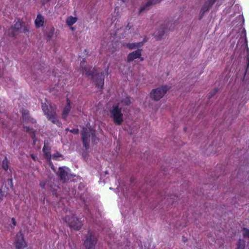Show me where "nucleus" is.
<instances>
[{"mask_svg":"<svg viewBox=\"0 0 249 249\" xmlns=\"http://www.w3.org/2000/svg\"><path fill=\"white\" fill-rule=\"evenodd\" d=\"M42 107L48 119L53 123L57 124V126H60L61 124L57 119L55 114V107L44 104H42Z\"/></svg>","mask_w":249,"mask_h":249,"instance_id":"obj_1","label":"nucleus"},{"mask_svg":"<svg viewBox=\"0 0 249 249\" xmlns=\"http://www.w3.org/2000/svg\"><path fill=\"white\" fill-rule=\"evenodd\" d=\"M122 107L119 105L114 104L109 109L110 118L114 123L117 125H120L124 122V115L122 112Z\"/></svg>","mask_w":249,"mask_h":249,"instance_id":"obj_2","label":"nucleus"},{"mask_svg":"<svg viewBox=\"0 0 249 249\" xmlns=\"http://www.w3.org/2000/svg\"><path fill=\"white\" fill-rule=\"evenodd\" d=\"M170 89V87L167 85H162L153 89L150 93V98L155 101H159L166 93Z\"/></svg>","mask_w":249,"mask_h":249,"instance_id":"obj_3","label":"nucleus"},{"mask_svg":"<svg viewBox=\"0 0 249 249\" xmlns=\"http://www.w3.org/2000/svg\"><path fill=\"white\" fill-rule=\"evenodd\" d=\"M94 131L90 127L87 126L83 129L82 131V140L84 145L86 149H88L89 147V141L90 137L92 140L95 141V138L94 136Z\"/></svg>","mask_w":249,"mask_h":249,"instance_id":"obj_4","label":"nucleus"},{"mask_svg":"<svg viewBox=\"0 0 249 249\" xmlns=\"http://www.w3.org/2000/svg\"><path fill=\"white\" fill-rule=\"evenodd\" d=\"M28 32V28L25 23L22 21L18 19L15 22L13 26L9 30L10 33L15 36L20 33L26 34Z\"/></svg>","mask_w":249,"mask_h":249,"instance_id":"obj_5","label":"nucleus"},{"mask_svg":"<svg viewBox=\"0 0 249 249\" xmlns=\"http://www.w3.org/2000/svg\"><path fill=\"white\" fill-rule=\"evenodd\" d=\"M97 241V237L95 233L93 231H89L86 236V239L84 242L85 249H94Z\"/></svg>","mask_w":249,"mask_h":249,"instance_id":"obj_6","label":"nucleus"},{"mask_svg":"<svg viewBox=\"0 0 249 249\" xmlns=\"http://www.w3.org/2000/svg\"><path fill=\"white\" fill-rule=\"evenodd\" d=\"M65 221L70 227L76 230H79L83 225L82 222L72 214L67 215L65 218Z\"/></svg>","mask_w":249,"mask_h":249,"instance_id":"obj_7","label":"nucleus"},{"mask_svg":"<svg viewBox=\"0 0 249 249\" xmlns=\"http://www.w3.org/2000/svg\"><path fill=\"white\" fill-rule=\"evenodd\" d=\"M14 245L17 249H22L27 246L26 243L24 239L23 234L21 231H19L16 234Z\"/></svg>","mask_w":249,"mask_h":249,"instance_id":"obj_8","label":"nucleus"},{"mask_svg":"<svg viewBox=\"0 0 249 249\" xmlns=\"http://www.w3.org/2000/svg\"><path fill=\"white\" fill-rule=\"evenodd\" d=\"M57 174L63 181H66L70 179L71 176L69 174V169L66 167H59Z\"/></svg>","mask_w":249,"mask_h":249,"instance_id":"obj_9","label":"nucleus"},{"mask_svg":"<svg viewBox=\"0 0 249 249\" xmlns=\"http://www.w3.org/2000/svg\"><path fill=\"white\" fill-rule=\"evenodd\" d=\"M104 73L105 72H102L97 76L94 75L93 77L98 88H101L104 84ZM105 73L107 74V71H106Z\"/></svg>","mask_w":249,"mask_h":249,"instance_id":"obj_10","label":"nucleus"},{"mask_svg":"<svg viewBox=\"0 0 249 249\" xmlns=\"http://www.w3.org/2000/svg\"><path fill=\"white\" fill-rule=\"evenodd\" d=\"M215 1L216 0H208L203 4L200 12L201 16H203L204 13L209 10Z\"/></svg>","mask_w":249,"mask_h":249,"instance_id":"obj_11","label":"nucleus"},{"mask_svg":"<svg viewBox=\"0 0 249 249\" xmlns=\"http://www.w3.org/2000/svg\"><path fill=\"white\" fill-rule=\"evenodd\" d=\"M132 102L130 98L127 95H124L120 99L118 103L116 105H119V106L122 107L123 106H128Z\"/></svg>","mask_w":249,"mask_h":249,"instance_id":"obj_12","label":"nucleus"},{"mask_svg":"<svg viewBox=\"0 0 249 249\" xmlns=\"http://www.w3.org/2000/svg\"><path fill=\"white\" fill-rule=\"evenodd\" d=\"M141 55V50L138 49L128 54L127 60L129 62L132 61L136 58H140Z\"/></svg>","mask_w":249,"mask_h":249,"instance_id":"obj_13","label":"nucleus"},{"mask_svg":"<svg viewBox=\"0 0 249 249\" xmlns=\"http://www.w3.org/2000/svg\"><path fill=\"white\" fill-rule=\"evenodd\" d=\"M147 39L144 38L142 42L127 43L126 44V46L130 50L139 48L142 47L144 43L147 41Z\"/></svg>","mask_w":249,"mask_h":249,"instance_id":"obj_14","label":"nucleus"},{"mask_svg":"<svg viewBox=\"0 0 249 249\" xmlns=\"http://www.w3.org/2000/svg\"><path fill=\"white\" fill-rule=\"evenodd\" d=\"M35 23L36 28H40L43 26L44 23V18L40 14L37 15Z\"/></svg>","mask_w":249,"mask_h":249,"instance_id":"obj_15","label":"nucleus"},{"mask_svg":"<svg viewBox=\"0 0 249 249\" xmlns=\"http://www.w3.org/2000/svg\"><path fill=\"white\" fill-rule=\"evenodd\" d=\"M164 26H162L159 29L154 32L153 36L157 39H160L164 35Z\"/></svg>","mask_w":249,"mask_h":249,"instance_id":"obj_16","label":"nucleus"},{"mask_svg":"<svg viewBox=\"0 0 249 249\" xmlns=\"http://www.w3.org/2000/svg\"><path fill=\"white\" fill-rule=\"evenodd\" d=\"M43 151L45 157L48 160H51L52 156L51 154L50 147L46 145H44L43 148Z\"/></svg>","mask_w":249,"mask_h":249,"instance_id":"obj_17","label":"nucleus"},{"mask_svg":"<svg viewBox=\"0 0 249 249\" xmlns=\"http://www.w3.org/2000/svg\"><path fill=\"white\" fill-rule=\"evenodd\" d=\"M67 104L65 108H64L63 113H62V116L64 118H66L69 113L70 112V111L71 110V106H70V102L69 100H67Z\"/></svg>","mask_w":249,"mask_h":249,"instance_id":"obj_18","label":"nucleus"},{"mask_svg":"<svg viewBox=\"0 0 249 249\" xmlns=\"http://www.w3.org/2000/svg\"><path fill=\"white\" fill-rule=\"evenodd\" d=\"M22 118L26 122H34V119L30 118L29 112L26 110H23L22 113Z\"/></svg>","mask_w":249,"mask_h":249,"instance_id":"obj_19","label":"nucleus"},{"mask_svg":"<svg viewBox=\"0 0 249 249\" xmlns=\"http://www.w3.org/2000/svg\"><path fill=\"white\" fill-rule=\"evenodd\" d=\"M77 19L76 17L70 16L67 18L66 20V23L68 26H71L74 24L77 21Z\"/></svg>","mask_w":249,"mask_h":249,"instance_id":"obj_20","label":"nucleus"},{"mask_svg":"<svg viewBox=\"0 0 249 249\" xmlns=\"http://www.w3.org/2000/svg\"><path fill=\"white\" fill-rule=\"evenodd\" d=\"M2 167L4 170H7L9 167V161L6 158H5L2 161Z\"/></svg>","mask_w":249,"mask_h":249,"instance_id":"obj_21","label":"nucleus"},{"mask_svg":"<svg viewBox=\"0 0 249 249\" xmlns=\"http://www.w3.org/2000/svg\"><path fill=\"white\" fill-rule=\"evenodd\" d=\"M243 236L249 239V229L244 227L243 228Z\"/></svg>","mask_w":249,"mask_h":249,"instance_id":"obj_22","label":"nucleus"},{"mask_svg":"<svg viewBox=\"0 0 249 249\" xmlns=\"http://www.w3.org/2000/svg\"><path fill=\"white\" fill-rule=\"evenodd\" d=\"M54 28H51L48 32L47 34V36L49 38H51L53 36L54 33Z\"/></svg>","mask_w":249,"mask_h":249,"instance_id":"obj_23","label":"nucleus"},{"mask_svg":"<svg viewBox=\"0 0 249 249\" xmlns=\"http://www.w3.org/2000/svg\"><path fill=\"white\" fill-rule=\"evenodd\" d=\"M63 156L58 152H56L52 156V159L53 160H58L59 158H62Z\"/></svg>","mask_w":249,"mask_h":249,"instance_id":"obj_24","label":"nucleus"},{"mask_svg":"<svg viewBox=\"0 0 249 249\" xmlns=\"http://www.w3.org/2000/svg\"><path fill=\"white\" fill-rule=\"evenodd\" d=\"M245 243L244 242L242 243L241 240H240L237 243L236 249H245Z\"/></svg>","mask_w":249,"mask_h":249,"instance_id":"obj_25","label":"nucleus"},{"mask_svg":"<svg viewBox=\"0 0 249 249\" xmlns=\"http://www.w3.org/2000/svg\"><path fill=\"white\" fill-rule=\"evenodd\" d=\"M168 26H169L168 30L169 31H173L175 29L176 26L175 23L172 22H169L168 24Z\"/></svg>","mask_w":249,"mask_h":249,"instance_id":"obj_26","label":"nucleus"},{"mask_svg":"<svg viewBox=\"0 0 249 249\" xmlns=\"http://www.w3.org/2000/svg\"><path fill=\"white\" fill-rule=\"evenodd\" d=\"M151 4L150 1L148 2L145 6L142 7L140 9V11L142 12L143 10L148 9V7Z\"/></svg>","mask_w":249,"mask_h":249,"instance_id":"obj_27","label":"nucleus"},{"mask_svg":"<svg viewBox=\"0 0 249 249\" xmlns=\"http://www.w3.org/2000/svg\"><path fill=\"white\" fill-rule=\"evenodd\" d=\"M70 132L74 134H78L79 130L77 128H73L71 129Z\"/></svg>","mask_w":249,"mask_h":249,"instance_id":"obj_28","label":"nucleus"},{"mask_svg":"<svg viewBox=\"0 0 249 249\" xmlns=\"http://www.w3.org/2000/svg\"><path fill=\"white\" fill-rule=\"evenodd\" d=\"M46 185V182L45 181H42V182H40V184H39V185L42 188H44L45 186Z\"/></svg>","mask_w":249,"mask_h":249,"instance_id":"obj_29","label":"nucleus"},{"mask_svg":"<svg viewBox=\"0 0 249 249\" xmlns=\"http://www.w3.org/2000/svg\"><path fill=\"white\" fill-rule=\"evenodd\" d=\"M247 60L248 61V65L247 66V68H246V72H247V71L248 70L249 68V56H248L247 57Z\"/></svg>","mask_w":249,"mask_h":249,"instance_id":"obj_30","label":"nucleus"},{"mask_svg":"<svg viewBox=\"0 0 249 249\" xmlns=\"http://www.w3.org/2000/svg\"><path fill=\"white\" fill-rule=\"evenodd\" d=\"M12 223L15 226L16 225V220L15 219V218H12Z\"/></svg>","mask_w":249,"mask_h":249,"instance_id":"obj_31","label":"nucleus"},{"mask_svg":"<svg viewBox=\"0 0 249 249\" xmlns=\"http://www.w3.org/2000/svg\"><path fill=\"white\" fill-rule=\"evenodd\" d=\"M2 196H3V194L1 192V189L0 188V200L2 199Z\"/></svg>","mask_w":249,"mask_h":249,"instance_id":"obj_32","label":"nucleus"},{"mask_svg":"<svg viewBox=\"0 0 249 249\" xmlns=\"http://www.w3.org/2000/svg\"><path fill=\"white\" fill-rule=\"evenodd\" d=\"M8 181V183L11 184V186H12V179H9Z\"/></svg>","mask_w":249,"mask_h":249,"instance_id":"obj_33","label":"nucleus"},{"mask_svg":"<svg viewBox=\"0 0 249 249\" xmlns=\"http://www.w3.org/2000/svg\"><path fill=\"white\" fill-rule=\"evenodd\" d=\"M31 158H32L34 160H36V158H35V156H34L33 155H31Z\"/></svg>","mask_w":249,"mask_h":249,"instance_id":"obj_34","label":"nucleus"},{"mask_svg":"<svg viewBox=\"0 0 249 249\" xmlns=\"http://www.w3.org/2000/svg\"><path fill=\"white\" fill-rule=\"evenodd\" d=\"M85 62V61L83 60V62H81V67H82L83 68V64H84V63Z\"/></svg>","mask_w":249,"mask_h":249,"instance_id":"obj_35","label":"nucleus"},{"mask_svg":"<svg viewBox=\"0 0 249 249\" xmlns=\"http://www.w3.org/2000/svg\"><path fill=\"white\" fill-rule=\"evenodd\" d=\"M24 128L26 129V131H29V127H28L27 126H25Z\"/></svg>","mask_w":249,"mask_h":249,"instance_id":"obj_36","label":"nucleus"},{"mask_svg":"<svg viewBox=\"0 0 249 249\" xmlns=\"http://www.w3.org/2000/svg\"><path fill=\"white\" fill-rule=\"evenodd\" d=\"M84 72H85V73H86V74H90V73H89L87 71H86V69L85 70V71H84Z\"/></svg>","mask_w":249,"mask_h":249,"instance_id":"obj_37","label":"nucleus"},{"mask_svg":"<svg viewBox=\"0 0 249 249\" xmlns=\"http://www.w3.org/2000/svg\"><path fill=\"white\" fill-rule=\"evenodd\" d=\"M51 168H52V169L54 171H55V170H54V167H53V165H52L51 166Z\"/></svg>","mask_w":249,"mask_h":249,"instance_id":"obj_38","label":"nucleus"},{"mask_svg":"<svg viewBox=\"0 0 249 249\" xmlns=\"http://www.w3.org/2000/svg\"><path fill=\"white\" fill-rule=\"evenodd\" d=\"M86 156H87V154L84 153L83 154V157H84V158H86Z\"/></svg>","mask_w":249,"mask_h":249,"instance_id":"obj_39","label":"nucleus"},{"mask_svg":"<svg viewBox=\"0 0 249 249\" xmlns=\"http://www.w3.org/2000/svg\"><path fill=\"white\" fill-rule=\"evenodd\" d=\"M235 0H231L232 4H233L235 3Z\"/></svg>","mask_w":249,"mask_h":249,"instance_id":"obj_40","label":"nucleus"},{"mask_svg":"<svg viewBox=\"0 0 249 249\" xmlns=\"http://www.w3.org/2000/svg\"><path fill=\"white\" fill-rule=\"evenodd\" d=\"M50 0H44V1L45 2H48L49 1H50Z\"/></svg>","mask_w":249,"mask_h":249,"instance_id":"obj_41","label":"nucleus"},{"mask_svg":"<svg viewBox=\"0 0 249 249\" xmlns=\"http://www.w3.org/2000/svg\"><path fill=\"white\" fill-rule=\"evenodd\" d=\"M159 1H155L154 3L158 2Z\"/></svg>","mask_w":249,"mask_h":249,"instance_id":"obj_42","label":"nucleus"}]
</instances>
